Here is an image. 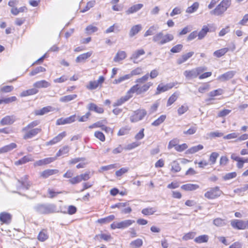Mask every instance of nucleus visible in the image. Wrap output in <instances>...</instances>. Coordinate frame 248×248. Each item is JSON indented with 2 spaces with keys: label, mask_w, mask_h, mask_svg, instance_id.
I'll use <instances>...</instances> for the list:
<instances>
[{
  "label": "nucleus",
  "mask_w": 248,
  "mask_h": 248,
  "mask_svg": "<svg viewBox=\"0 0 248 248\" xmlns=\"http://www.w3.org/2000/svg\"><path fill=\"white\" fill-rule=\"evenodd\" d=\"M149 75L148 74L137 78L135 81L136 84L129 89V92L133 96L134 94L139 95L147 92L153 85V82L147 81Z\"/></svg>",
  "instance_id": "f257e3e1"
},
{
  "label": "nucleus",
  "mask_w": 248,
  "mask_h": 248,
  "mask_svg": "<svg viewBox=\"0 0 248 248\" xmlns=\"http://www.w3.org/2000/svg\"><path fill=\"white\" fill-rule=\"evenodd\" d=\"M39 124L40 121L36 120L29 123L23 127L21 129L22 139L27 140L33 139L41 133L42 129L40 126H39Z\"/></svg>",
  "instance_id": "f03ea898"
},
{
  "label": "nucleus",
  "mask_w": 248,
  "mask_h": 248,
  "mask_svg": "<svg viewBox=\"0 0 248 248\" xmlns=\"http://www.w3.org/2000/svg\"><path fill=\"white\" fill-rule=\"evenodd\" d=\"M174 36L170 33L164 34L162 32H159L154 35L153 41L158 45H162L172 41Z\"/></svg>",
  "instance_id": "7ed1b4c3"
},
{
  "label": "nucleus",
  "mask_w": 248,
  "mask_h": 248,
  "mask_svg": "<svg viewBox=\"0 0 248 248\" xmlns=\"http://www.w3.org/2000/svg\"><path fill=\"white\" fill-rule=\"evenodd\" d=\"M147 115V111L144 108H138L133 111L129 119L131 123H134L142 120Z\"/></svg>",
  "instance_id": "20e7f679"
},
{
  "label": "nucleus",
  "mask_w": 248,
  "mask_h": 248,
  "mask_svg": "<svg viewBox=\"0 0 248 248\" xmlns=\"http://www.w3.org/2000/svg\"><path fill=\"white\" fill-rule=\"evenodd\" d=\"M108 124V121L106 118L99 121H97L89 126V128L93 129L96 128H100L103 131L106 133H113V129L106 125Z\"/></svg>",
  "instance_id": "39448f33"
},
{
  "label": "nucleus",
  "mask_w": 248,
  "mask_h": 248,
  "mask_svg": "<svg viewBox=\"0 0 248 248\" xmlns=\"http://www.w3.org/2000/svg\"><path fill=\"white\" fill-rule=\"evenodd\" d=\"M134 222V220L131 219L125 220L120 222H114L110 225V228L113 230L116 229H123L128 227Z\"/></svg>",
  "instance_id": "423d86ee"
},
{
  "label": "nucleus",
  "mask_w": 248,
  "mask_h": 248,
  "mask_svg": "<svg viewBox=\"0 0 248 248\" xmlns=\"http://www.w3.org/2000/svg\"><path fill=\"white\" fill-rule=\"evenodd\" d=\"M104 81L105 78L103 76H100L97 80L90 81L86 85V88L89 90H93L97 88H101Z\"/></svg>",
  "instance_id": "0eeeda50"
},
{
  "label": "nucleus",
  "mask_w": 248,
  "mask_h": 248,
  "mask_svg": "<svg viewBox=\"0 0 248 248\" xmlns=\"http://www.w3.org/2000/svg\"><path fill=\"white\" fill-rule=\"evenodd\" d=\"M231 225L234 229L245 230L248 229V220L244 221L239 219H233L231 220Z\"/></svg>",
  "instance_id": "6e6552de"
},
{
  "label": "nucleus",
  "mask_w": 248,
  "mask_h": 248,
  "mask_svg": "<svg viewBox=\"0 0 248 248\" xmlns=\"http://www.w3.org/2000/svg\"><path fill=\"white\" fill-rule=\"evenodd\" d=\"M59 171L57 169H46L39 173V177L42 179H46L49 177L57 174Z\"/></svg>",
  "instance_id": "1a4fd4ad"
},
{
  "label": "nucleus",
  "mask_w": 248,
  "mask_h": 248,
  "mask_svg": "<svg viewBox=\"0 0 248 248\" xmlns=\"http://www.w3.org/2000/svg\"><path fill=\"white\" fill-rule=\"evenodd\" d=\"M76 115L74 114L65 118H60L57 120L56 124L57 125H60L73 123L76 121Z\"/></svg>",
  "instance_id": "9d476101"
},
{
  "label": "nucleus",
  "mask_w": 248,
  "mask_h": 248,
  "mask_svg": "<svg viewBox=\"0 0 248 248\" xmlns=\"http://www.w3.org/2000/svg\"><path fill=\"white\" fill-rule=\"evenodd\" d=\"M56 160V157H49L36 161L33 164L34 167H39L47 165Z\"/></svg>",
  "instance_id": "9b49d317"
},
{
  "label": "nucleus",
  "mask_w": 248,
  "mask_h": 248,
  "mask_svg": "<svg viewBox=\"0 0 248 248\" xmlns=\"http://www.w3.org/2000/svg\"><path fill=\"white\" fill-rule=\"evenodd\" d=\"M231 0H222L218 4V15L222 14L230 7Z\"/></svg>",
  "instance_id": "f8f14e48"
},
{
  "label": "nucleus",
  "mask_w": 248,
  "mask_h": 248,
  "mask_svg": "<svg viewBox=\"0 0 248 248\" xmlns=\"http://www.w3.org/2000/svg\"><path fill=\"white\" fill-rule=\"evenodd\" d=\"M145 51L144 49L140 48L135 51L131 55L130 59L134 63H137L139 62L140 58L145 55Z\"/></svg>",
  "instance_id": "ddd939ff"
},
{
  "label": "nucleus",
  "mask_w": 248,
  "mask_h": 248,
  "mask_svg": "<svg viewBox=\"0 0 248 248\" xmlns=\"http://www.w3.org/2000/svg\"><path fill=\"white\" fill-rule=\"evenodd\" d=\"M133 97L132 94L129 92V90L127 92L125 95L122 96L119 99H117L116 101L113 104V107H117L121 106L125 102L127 101L129 99Z\"/></svg>",
  "instance_id": "4468645a"
},
{
  "label": "nucleus",
  "mask_w": 248,
  "mask_h": 248,
  "mask_svg": "<svg viewBox=\"0 0 248 248\" xmlns=\"http://www.w3.org/2000/svg\"><path fill=\"white\" fill-rule=\"evenodd\" d=\"M66 136V132L63 131L46 142V145H52L61 141Z\"/></svg>",
  "instance_id": "2eb2a0df"
},
{
  "label": "nucleus",
  "mask_w": 248,
  "mask_h": 248,
  "mask_svg": "<svg viewBox=\"0 0 248 248\" xmlns=\"http://www.w3.org/2000/svg\"><path fill=\"white\" fill-rule=\"evenodd\" d=\"M12 215L6 212H2L0 213V222L1 224H9L12 220Z\"/></svg>",
  "instance_id": "dca6fc26"
},
{
  "label": "nucleus",
  "mask_w": 248,
  "mask_h": 248,
  "mask_svg": "<svg viewBox=\"0 0 248 248\" xmlns=\"http://www.w3.org/2000/svg\"><path fill=\"white\" fill-rule=\"evenodd\" d=\"M34 161L33 157L31 154H28L23 156L22 158L15 162L16 166L21 165L29 162Z\"/></svg>",
  "instance_id": "f3484780"
},
{
  "label": "nucleus",
  "mask_w": 248,
  "mask_h": 248,
  "mask_svg": "<svg viewBox=\"0 0 248 248\" xmlns=\"http://www.w3.org/2000/svg\"><path fill=\"white\" fill-rule=\"evenodd\" d=\"M88 109L89 111H93L98 114H103L105 111L102 107L99 106L93 103L89 104Z\"/></svg>",
  "instance_id": "a211bd4d"
},
{
  "label": "nucleus",
  "mask_w": 248,
  "mask_h": 248,
  "mask_svg": "<svg viewBox=\"0 0 248 248\" xmlns=\"http://www.w3.org/2000/svg\"><path fill=\"white\" fill-rule=\"evenodd\" d=\"M194 52L193 51H190L185 54H183L177 60V63L178 64H181L186 61H187L189 58L192 57L194 55Z\"/></svg>",
  "instance_id": "6ab92c4d"
},
{
  "label": "nucleus",
  "mask_w": 248,
  "mask_h": 248,
  "mask_svg": "<svg viewBox=\"0 0 248 248\" xmlns=\"http://www.w3.org/2000/svg\"><path fill=\"white\" fill-rule=\"evenodd\" d=\"M15 121L14 115H7L2 118L0 124L1 125H10L13 124Z\"/></svg>",
  "instance_id": "aec40b11"
},
{
  "label": "nucleus",
  "mask_w": 248,
  "mask_h": 248,
  "mask_svg": "<svg viewBox=\"0 0 248 248\" xmlns=\"http://www.w3.org/2000/svg\"><path fill=\"white\" fill-rule=\"evenodd\" d=\"M53 110L51 106H48L43 107L40 109L35 110L34 112L35 116H42L45 115Z\"/></svg>",
  "instance_id": "412c9836"
},
{
  "label": "nucleus",
  "mask_w": 248,
  "mask_h": 248,
  "mask_svg": "<svg viewBox=\"0 0 248 248\" xmlns=\"http://www.w3.org/2000/svg\"><path fill=\"white\" fill-rule=\"evenodd\" d=\"M143 6L141 3L134 4L130 7L126 11L127 15H130L135 13L140 10Z\"/></svg>",
  "instance_id": "4be33fe9"
},
{
  "label": "nucleus",
  "mask_w": 248,
  "mask_h": 248,
  "mask_svg": "<svg viewBox=\"0 0 248 248\" xmlns=\"http://www.w3.org/2000/svg\"><path fill=\"white\" fill-rule=\"evenodd\" d=\"M200 186L197 184H193L188 183L183 185L181 186V188L186 191H194L198 189Z\"/></svg>",
  "instance_id": "5701e85b"
},
{
  "label": "nucleus",
  "mask_w": 248,
  "mask_h": 248,
  "mask_svg": "<svg viewBox=\"0 0 248 248\" xmlns=\"http://www.w3.org/2000/svg\"><path fill=\"white\" fill-rule=\"evenodd\" d=\"M49 237L47 230L46 229H43L39 232L37 236V239L40 242L46 241Z\"/></svg>",
  "instance_id": "b1692460"
},
{
  "label": "nucleus",
  "mask_w": 248,
  "mask_h": 248,
  "mask_svg": "<svg viewBox=\"0 0 248 248\" xmlns=\"http://www.w3.org/2000/svg\"><path fill=\"white\" fill-rule=\"evenodd\" d=\"M18 182L21 186L26 189H29L31 186V184L29 180V176L27 175H25L21 178V179L18 180Z\"/></svg>",
  "instance_id": "393cba45"
},
{
  "label": "nucleus",
  "mask_w": 248,
  "mask_h": 248,
  "mask_svg": "<svg viewBox=\"0 0 248 248\" xmlns=\"http://www.w3.org/2000/svg\"><path fill=\"white\" fill-rule=\"evenodd\" d=\"M173 87V85L172 84H167L164 85L162 84H160L157 87L156 93L157 94H160L161 93L168 91Z\"/></svg>",
  "instance_id": "a878e982"
},
{
  "label": "nucleus",
  "mask_w": 248,
  "mask_h": 248,
  "mask_svg": "<svg viewBox=\"0 0 248 248\" xmlns=\"http://www.w3.org/2000/svg\"><path fill=\"white\" fill-rule=\"evenodd\" d=\"M92 51H89L78 56L76 58V62H84L85 60L89 58L92 55Z\"/></svg>",
  "instance_id": "bb28decb"
},
{
  "label": "nucleus",
  "mask_w": 248,
  "mask_h": 248,
  "mask_svg": "<svg viewBox=\"0 0 248 248\" xmlns=\"http://www.w3.org/2000/svg\"><path fill=\"white\" fill-rule=\"evenodd\" d=\"M38 93V90L35 88L30 89L27 90L23 91L20 94L21 97H26L28 96L32 95Z\"/></svg>",
  "instance_id": "cd10ccee"
},
{
  "label": "nucleus",
  "mask_w": 248,
  "mask_h": 248,
  "mask_svg": "<svg viewBox=\"0 0 248 248\" xmlns=\"http://www.w3.org/2000/svg\"><path fill=\"white\" fill-rule=\"evenodd\" d=\"M167 115L165 114H162L153 121L151 125L155 127L158 126L165 121Z\"/></svg>",
  "instance_id": "c85d7f7f"
},
{
  "label": "nucleus",
  "mask_w": 248,
  "mask_h": 248,
  "mask_svg": "<svg viewBox=\"0 0 248 248\" xmlns=\"http://www.w3.org/2000/svg\"><path fill=\"white\" fill-rule=\"evenodd\" d=\"M170 171L172 173H177L181 170V167L177 160H173L170 164Z\"/></svg>",
  "instance_id": "c756f323"
},
{
  "label": "nucleus",
  "mask_w": 248,
  "mask_h": 248,
  "mask_svg": "<svg viewBox=\"0 0 248 248\" xmlns=\"http://www.w3.org/2000/svg\"><path fill=\"white\" fill-rule=\"evenodd\" d=\"M50 85V83L45 80L36 81L33 84V87L36 89L47 88Z\"/></svg>",
  "instance_id": "7c9ffc66"
},
{
  "label": "nucleus",
  "mask_w": 248,
  "mask_h": 248,
  "mask_svg": "<svg viewBox=\"0 0 248 248\" xmlns=\"http://www.w3.org/2000/svg\"><path fill=\"white\" fill-rule=\"evenodd\" d=\"M17 145L15 143H11L8 145L4 146L0 148V154L7 153L16 148Z\"/></svg>",
  "instance_id": "2f4dec72"
},
{
  "label": "nucleus",
  "mask_w": 248,
  "mask_h": 248,
  "mask_svg": "<svg viewBox=\"0 0 248 248\" xmlns=\"http://www.w3.org/2000/svg\"><path fill=\"white\" fill-rule=\"evenodd\" d=\"M235 72L233 71H228L218 77V79L222 80L225 81L232 78L234 75Z\"/></svg>",
  "instance_id": "473e14b6"
},
{
  "label": "nucleus",
  "mask_w": 248,
  "mask_h": 248,
  "mask_svg": "<svg viewBox=\"0 0 248 248\" xmlns=\"http://www.w3.org/2000/svg\"><path fill=\"white\" fill-rule=\"evenodd\" d=\"M142 26L140 24H138L133 26L129 31V36L133 37L138 34L141 30Z\"/></svg>",
  "instance_id": "72a5a7b5"
},
{
  "label": "nucleus",
  "mask_w": 248,
  "mask_h": 248,
  "mask_svg": "<svg viewBox=\"0 0 248 248\" xmlns=\"http://www.w3.org/2000/svg\"><path fill=\"white\" fill-rule=\"evenodd\" d=\"M126 53L124 51H118L114 58V61L119 62L126 57Z\"/></svg>",
  "instance_id": "f704fd0d"
},
{
  "label": "nucleus",
  "mask_w": 248,
  "mask_h": 248,
  "mask_svg": "<svg viewBox=\"0 0 248 248\" xmlns=\"http://www.w3.org/2000/svg\"><path fill=\"white\" fill-rule=\"evenodd\" d=\"M77 96L78 95L76 94H68L61 97L60 101L62 103H67L74 100Z\"/></svg>",
  "instance_id": "c9c22d12"
},
{
  "label": "nucleus",
  "mask_w": 248,
  "mask_h": 248,
  "mask_svg": "<svg viewBox=\"0 0 248 248\" xmlns=\"http://www.w3.org/2000/svg\"><path fill=\"white\" fill-rule=\"evenodd\" d=\"M115 219V216L113 215H109L104 218L98 219L97 222L101 224L108 223Z\"/></svg>",
  "instance_id": "e433bc0d"
},
{
  "label": "nucleus",
  "mask_w": 248,
  "mask_h": 248,
  "mask_svg": "<svg viewBox=\"0 0 248 248\" xmlns=\"http://www.w3.org/2000/svg\"><path fill=\"white\" fill-rule=\"evenodd\" d=\"M217 187H214L211 189H210L209 191H208L207 192H206L204 194V196L205 197L209 199H213L214 198L216 197L217 195Z\"/></svg>",
  "instance_id": "4c0bfd02"
},
{
  "label": "nucleus",
  "mask_w": 248,
  "mask_h": 248,
  "mask_svg": "<svg viewBox=\"0 0 248 248\" xmlns=\"http://www.w3.org/2000/svg\"><path fill=\"white\" fill-rule=\"evenodd\" d=\"M142 245V240L140 238H138L130 242V247L131 248H140Z\"/></svg>",
  "instance_id": "58836bf2"
},
{
  "label": "nucleus",
  "mask_w": 248,
  "mask_h": 248,
  "mask_svg": "<svg viewBox=\"0 0 248 248\" xmlns=\"http://www.w3.org/2000/svg\"><path fill=\"white\" fill-rule=\"evenodd\" d=\"M184 74L187 78H192L197 77L196 68L190 70H186L184 72Z\"/></svg>",
  "instance_id": "ea45409f"
},
{
  "label": "nucleus",
  "mask_w": 248,
  "mask_h": 248,
  "mask_svg": "<svg viewBox=\"0 0 248 248\" xmlns=\"http://www.w3.org/2000/svg\"><path fill=\"white\" fill-rule=\"evenodd\" d=\"M203 149V145L201 144L198 145L197 146H194L193 147H191L189 149H188L186 153L187 154H195L199 151H201Z\"/></svg>",
  "instance_id": "a19ab883"
},
{
  "label": "nucleus",
  "mask_w": 248,
  "mask_h": 248,
  "mask_svg": "<svg viewBox=\"0 0 248 248\" xmlns=\"http://www.w3.org/2000/svg\"><path fill=\"white\" fill-rule=\"evenodd\" d=\"M179 93L177 92H174L170 97L169 98L167 102V106L169 107L173 104L178 99Z\"/></svg>",
  "instance_id": "79ce46f5"
},
{
  "label": "nucleus",
  "mask_w": 248,
  "mask_h": 248,
  "mask_svg": "<svg viewBox=\"0 0 248 248\" xmlns=\"http://www.w3.org/2000/svg\"><path fill=\"white\" fill-rule=\"evenodd\" d=\"M16 100L17 98L16 96H15L7 98H0V105L2 104H10L12 102L16 101Z\"/></svg>",
  "instance_id": "37998d69"
},
{
  "label": "nucleus",
  "mask_w": 248,
  "mask_h": 248,
  "mask_svg": "<svg viewBox=\"0 0 248 248\" xmlns=\"http://www.w3.org/2000/svg\"><path fill=\"white\" fill-rule=\"evenodd\" d=\"M69 152V148L67 145H65L59 149L56 154V158L61 155L65 154H67Z\"/></svg>",
  "instance_id": "c03bdc74"
},
{
  "label": "nucleus",
  "mask_w": 248,
  "mask_h": 248,
  "mask_svg": "<svg viewBox=\"0 0 248 248\" xmlns=\"http://www.w3.org/2000/svg\"><path fill=\"white\" fill-rule=\"evenodd\" d=\"M156 211L155 207H147L142 210L141 213L145 216H150L153 215Z\"/></svg>",
  "instance_id": "a18cd8bd"
},
{
  "label": "nucleus",
  "mask_w": 248,
  "mask_h": 248,
  "mask_svg": "<svg viewBox=\"0 0 248 248\" xmlns=\"http://www.w3.org/2000/svg\"><path fill=\"white\" fill-rule=\"evenodd\" d=\"M209 31V29L207 26H204L202 29L198 33V37L199 40L203 39L207 33Z\"/></svg>",
  "instance_id": "49530a36"
},
{
  "label": "nucleus",
  "mask_w": 248,
  "mask_h": 248,
  "mask_svg": "<svg viewBox=\"0 0 248 248\" xmlns=\"http://www.w3.org/2000/svg\"><path fill=\"white\" fill-rule=\"evenodd\" d=\"M189 109V107L186 104H184L180 106L177 109V113L180 116L187 112Z\"/></svg>",
  "instance_id": "de8ad7c7"
},
{
  "label": "nucleus",
  "mask_w": 248,
  "mask_h": 248,
  "mask_svg": "<svg viewBox=\"0 0 248 248\" xmlns=\"http://www.w3.org/2000/svg\"><path fill=\"white\" fill-rule=\"evenodd\" d=\"M199 7V3L198 2H195L193 4L187 7L186 10V12L188 14H191L197 10Z\"/></svg>",
  "instance_id": "09e8293b"
},
{
  "label": "nucleus",
  "mask_w": 248,
  "mask_h": 248,
  "mask_svg": "<svg viewBox=\"0 0 248 248\" xmlns=\"http://www.w3.org/2000/svg\"><path fill=\"white\" fill-rule=\"evenodd\" d=\"M94 136L101 142H104L106 140L105 135L100 131H95L94 133Z\"/></svg>",
  "instance_id": "8fccbe9b"
},
{
  "label": "nucleus",
  "mask_w": 248,
  "mask_h": 248,
  "mask_svg": "<svg viewBox=\"0 0 248 248\" xmlns=\"http://www.w3.org/2000/svg\"><path fill=\"white\" fill-rule=\"evenodd\" d=\"M208 240V236L205 234L199 236L194 239V241L199 244L207 242Z\"/></svg>",
  "instance_id": "3c124183"
},
{
  "label": "nucleus",
  "mask_w": 248,
  "mask_h": 248,
  "mask_svg": "<svg viewBox=\"0 0 248 248\" xmlns=\"http://www.w3.org/2000/svg\"><path fill=\"white\" fill-rule=\"evenodd\" d=\"M61 191H56L54 189L49 188L47 189V196L50 198H53L57 196L59 194L62 193Z\"/></svg>",
  "instance_id": "603ef678"
},
{
  "label": "nucleus",
  "mask_w": 248,
  "mask_h": 248,
  "mask_svg": "<svg viewBox=\"0 0 248 248\" xmlns=\"http://www.w3.org/2000/svg\"><path fill=\"white\" fill-rule=\"evenodd\" d=\"M100 238L101 239L105 241H108L112 239V236L110 234L108 233H101L97 234L95 236V238Z\"/></svg>",
  "instance_id": "864d4df0"
},
{
  "label": "nucleus",
  "mask_w": 248,
  "mask_h": 248,
  "mask_svg": "<svg viewBox=\"0 0 248 248\" xmlns=\"http://www.w3.org/2000/svg\"><path fill=\"white\" fill-rule=\"evenodd\" d=\"M179 142V139L177 138H174L170 141L168 145V149H171L172 148H174L175 149L176 146H177L178 143Z\"/></svg>",
  "instance_id": "5fc2aeb1"
},
{
  "label": "nucleus",
  "mask_w": 248,
  "mask_h": 248,
  "mask_svg": "<svg viewBox=\"0 0 248 248\" xmlns=\"http://www.w3.org/2000/svg\"><path fill=\"white\" fill-rule=\"evenodd\" d=\"M46 71V68L42 66H39L32 70L30 73V76H33L39 73L44 72Z\"/></svg>",
  "instance_id": "6e6d98bb"
},
{
  "label": "nucleus",
  "mask_w": 248,
  "mask_h": 248,
  "mask_svg": "<svg viewBox=\"0 0 248 248\" xmlns=\"http://www.w3.org/2000/svg\"><path fill=\"white\" fill-rule=\"evenodd\" d=\"M87 33L92 34L98 31V28L93 25H89L87 26L85 29Z\"/></svg>",
  "instance_id": "4d7b16f0"
},
{
  "label": "nucleus",
  "mask_w": 248,
  "mask_h": 248,
  "mask_svg": "<svg viewBox=\"0 0 248 248\" xmlns=\"http://www.w3.org/2000/svg\"><path fill=\"white\" fill-rule=\"evenodd\" d=\"M95 0H91L87 2L86 6L81 10V13H84L89 10H90L91 8L93 7L95 5Z\"/></svg>",
  "instance_id": "13d9d810"
},
{
  "label": "nucleus",
  "mask_w": 248,
  "mask_h": 248,
  "mask_svg": "<svg viewBox=\"0 0 248 248\" xmlns=\"http://www.w3.org/2000/svg\"><path fill=\"white\" fill-rule=\"evenodd\" d=\"M131 78V76L129 74L125 75L124 76L119 77L117 79H115L113 81V83L115 84H119L123 81H124L125 80L129 79Z\"/></svg>",
  "instance_id": "bf43d9fd"
},
{
  "label": "nucleus",
  "mask_w": 248,
  "mask_h": 248,
  "mask_svg": "<svg viewBox=\"0 0 248 248\" xmlns=\"http://www.w3.org/2000/svg\"><path fill=\"white\" fill-rule=\"evenodd\" d=\"M14 87L12 85H6L3 86L0 89V92L1 93H10L14 90Z\"/></svg>",
  "instance_id": "052dcab7"
},
{
  "label": "nucleus",
  "mask_w": 248,
  "mask_h": 248,
  "mask_svg": "<svg viewBox=\"0 0 248 248\" xmlns=\"http://www.w3.org/2000/svg\"><path fill=\"white\" fill-rule=\"evenodd\" d=\"M128 170L129 169L127 167L122 168L115 172V175L117 177H121L124 174L127 173L128 171Z\"/></svg>",
  "instance_id": "680f3d73"
},
{
  "label": "nucleus",
  "mask_w": 248,
  "mask_h": 248,
  "mask_svg": "<svg viewBox=\"0 0 248 248\" xmlns=\"http://www.w3.org/2000/svg\"><path fill=\"white\" fill-rule=\"evenodd\" d=\"M77 211V207L74 205H69L67 207V211H63L65 214H68L69 215H73L75 214Z\"/></svg>",
  "instance_id": "e2e57ef3"
},
{
  "label": "nucleus",
  "mask_w": 248,
  "mask_h": 248,
  "mask_svg": "<svg viewBox=\"0 0 248 248\" xmlns=\"http://www.w3.org/2000/svg\"><path fill=\"white\" fill-rule=\"evenodd\" d=\"M183 45L182 44H177L173 46L170 50L172 53H179L183 49Z\"/></svg>",
  "instance_id": "0e129e2a"
},
{
  "label": "nucleus",
  "mask_w": 248,
  "mask_h": 248,
  "mask_svg": "<svg viewBox=\"0 0 248 248\" xmlns=\"http://www.w3.org/2000/svg\"><path fill=\"white\" fill-rule=\"evenodd\" d=\"M91 115V113L90 111L87 112L85 115L79 117L78 118V121L79 122H85L87 121Z\"/></svg>",
  "instance_id": "69168bd1"
},
{
  "label": "nucleus",
  "mask_w": 248,
  "mask_h": 248,
  "mask_svg": "<svg viewBox=\"0 0 248 248\" xmlns=\"http://www.w3.org/2000/svg\"><path fill=\"white\" fill-rule=\"evenodd\" d=\"M143 73L142 71V69L140 67H138L135 69H133L131 72L130 74L131 77L133 76H138L142 74Z\"/></svg>",
  "instance_id": "338daca9"
},
{
  "label": "nucleus",
  "mask_w": 248,
  "mask_h": 248,
  "mask_svg": "<svg viewBox=\"0 0 248 248\" xmlns=\"http://www.w3.org/2000/svg\"><path fill=\"white\" fill-rule=\"evenodd\" d=\"M144 128H141L138 133L135 136V139L137 140H140L144 137Z\"/></svg>",
  "instance_id": "774afa93"
}]
</instances>
